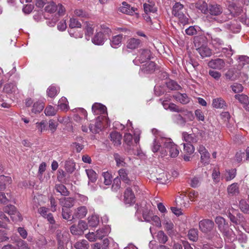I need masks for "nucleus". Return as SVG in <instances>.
Here are the masks:
<instances>
[{
  "label": "nucleus",
  "mask_w": 249,
  "mask_h": 249,
  "mask_svg": "<svg viewBox=\"0 0 249 249\" xmlns=\"http://www.w3.org/2000/svg\"><path fill=\"white\" fill-rule=\"evenodd\" d=\"M202 13L207 15V18H210L212 20H216L218 22H222L226 21V19H220L217 17L223 12L222 7L216 3L208 4L203 2L198 7Z\"/></svg>",
  "instance_id": "nucleus-1"
},
{
  "label": "nucleus",
  "mask_w": 249,
  "mask_h": 249,
  "mask_svg": "<svg viewBox=\"0 0 249 249\" xmlns=\"http://www.w3.org/2000/svg\"><path fill=\"white\" fill-rule=\"evenodd\" d=\"M162 147L160 151V156L161 158H175L179 154L178 147L170 138H163L162 139Z\"/></svg>",
  "instance_id": "nucleus-2"
},
{
  "label": "nucleus",
  "mask_w": 249,
  "mask_h": 249,
  "mask_svg": "<svg viewBox=\"0 0 249 249\" xmlns=\"http://www.w3.org/2000/svg\"><path fill=\"white\" fill-rule=\"evenodd\" d=\"M186 13V9L180 2H177L173 6L172 15L177 18L179 23L183 25L189 23V16Z\"/></svg>",
  "instance_id": "nucleus-3"
},
{
  "label": "nucleus",
  "mask_w": 249,
  "mask_h": 249,
  "mask_svg": "<svg viewBox=\"0 0 249 249\" xmlns=\"http://www.w3.org/2000/svg\"><path fill=\"white\" fill-rule=\"evenodd\" d=\"M215 222L219 230L223 233L225 240L229 241L235 240L236 239L235 234L231 229H229L228 224L224 218L221 216H217L215 219Z\"/></svg>",
  "instance_id": "nucleus-4"
},
{
  "label": "nucleus",
  "mask_w": 249,
  "mask_h": 249,
  "mask_svg": "<svg viewBox=\"0 0 249 249\" xmlns=\"http://www.w3.org/2000/svg\"><path fill=\"white\" fill-rule=\"evenodd\" d=\"M111 30L106 25H101V31L97 33L92 39V42L98 45H101L104 43L106 36L111 33Z\"/></svg>",
  "instance_id": "nucleus-5"
},
{
  "label": "nucleus",
  "mask_w": 249,
  "mask_h": 249,
  "mask_svg": "<svg viewBox=\"0 0 249 249\" xmlns=\"http://www.w3.org/2000/svg\"><path fill=\"white\" fill-rule=\"evenodd\" d=\"M25 103L27 107L33 105L31 112L34 114L40 113L44 107V103L42 100L34 101L31 98H27L25 100Z\"/></svg>",
  "instance_id": "nucleus-6"
},
{
  "label": "nucleus",
  "mask_w": 249,
  "mask_h": 249,
  "mask_svg": "<svg viewBox=\"0 0 249 249\" xmlns=\"http://www.w3.org/2000/svg\"><path fill=\"white\" fill-rule=\"evenodd\" d=\"M151 56V52L148 49H141L139 50V54L137 57L133 60V63L138 65L140 64L144 63L148 60L150 59Z\"/></svg>",
  "instance_id": "nucleus-7"
},
{
  "label": "nucleus",
  "mask_w": 249,
  "mask_h": 249,
  "mask_svg": "<svg viewBox=\"0 0 249 249\" xmlns=\"http://www.w3.org/2000/svg\"><path fill=\"white\" fill-rule=\"evenodd\" d=\"M214 225V222L208 219H203L199 222V229L205 233L211 231L213 229Z\"/></svg>",
  "instance_id": "nucleus-8"
},
{
  "label": "nucleus",
  "mask_w": 249,
  "mask_h": 249,
  "mask_svg": "<svg viewBox=\"0 0 249 249\" xmlns=\"http://www.w3.org/2000/svg\"><path fill=\"white\" fill-rule=\"evenodd\" d=\"M88 213V209L86 206H79L74 210L72 219L74 218L82 219L84 218Z\"/></svg>",
  "instance_id": "nucleus-9"
},
{
  "label": "nucleus",
  "mask_w": 249,
  "mask_h": 249,
  "mask_svg": "<svg viewBox=\"0 0 249 249\" xmlns=\"http://www.w3.org/2000/svg\"><path fill=\"white\" fill-rule=\"evenodd\" d=\"M135 202V197L132 190L127 188L124 193V202L131 205Z\"/></svg>",
  "instance_id": "nucleus-10"
},
{
  "label": "nucleus",
  "mask_w": 249,
  "mask_h": 249,
  "mask_svg": "<svg viewBox=\"0 0 249 249\" xmlns=\"http://www.w3.org/2000/svg\"><path fill=\"white\" fill-rule=\"evenodd\" d=\"M208 66L213 69L221 70L224 68L225 63L223 59L217 58L210 61L208 63Z\"/></svg>",
  "instance_id": "nucleus-11"
},
{
  "label": "nucleus",
  "mask_w": 249,
  "mask_h": 249,
  "mask_svg": "<svg viewBox=\"0 0 249 249\" xmlns=\"http://www.w3.org/2000/svg\"><path fill=\"white\" fill-rule=\"evenodd\" d=\"M137 10V8L135 7H131L125 1L122 3V5L119 8V10L121 12L130 15H133Z\"/></svg>",
  "instance_id": "nucleus-12"
},
{
  "label": "nucleus",
  "mask_w": 249,
  "mask_h": 249,
  "mask_svg": "<svg viewBox=\"0 0 249 249\" xmlns=\"http://www.w3.org/2000/svg\"><path fill=\"white\" fill-rule=\"evenodd\" d=\"M156 69V64L153 62H149L142 65L141 72L144 74H149L153 72Z\"/></svg>",
  "instance_id": "nucleus-13"
},
{
  "label": "nucleus",
  "mask_w": 249,
  "mask_h": 249,
  "mask_svg": "<svg viewBox=\"0 0 249 249\" xmlns=\"http://www.w3.org/2000/svg\"><path fill=\"white\" fill-rule=\"evenodd\" d=\"M92 110L94 114H103L107 112V108L100 103H95L92 105Z\"/></svg>",
  "instance_id": "nucleus-14"
},
{
  "label": "nucleus",
  "mask_w": 249,
  "mask_h": 249,
  "mask_svg": "<svg viewBox=\"0 0 249 249\" xmlns=\"http://www.w3.org/2000/svg\"><path fill=\"white\" fill-rule=\"evenodd\" d=\"M182 138L184 141L187 142V143H196L198 141V137L195 134H188V133L184 132L182 133Z\"/></svg>",
  "instance_id": "nucleus-15"
},
{
  "label": "nucleus",
  "mask_w": 249,
  "mask_h": 249,
  "mask_svg": "<svg viewBox=\"0 0 249 249\" xmlns=\"http://www.w3.org/2000/svg\"><path fill=\"white\" fill-rule=\"evenodd\" d=\"M101 119H102V117L99 116L97 118L96 123L94 125L91 124L89 125V129L92 133H97L101 130L102 128Z\"/></svg>",
  "instance_id": "nucleus-16"
},
{
  "label": "nucleus",
  "mask_w": 249,
  "mask_h": 249,
  "mask_svg": "<svg viewBox=\"0 0 249 249\" xmlns=\"http://www.w3.org/2000/svg\"><path fill=\"white\" fill-rule=\"evenodd\" d=\"M3 91L9 94H15L18 93L16 85L12 83L6 84L4 86Z\"/></svg>",
  "instance_id": "nucleus-17"
},
{
  "label": "nucleus",
  "mask_w": 249,
  "mask_h": 249,
  "mask_svg": "<svg viewBox=\"0 0 249 249\" xmlns=\"http://www.w3.org/2000/svg\"><path fill=\"white\" fill-rule=\"evenodd\" d=\"M123 38V35L113 36L110 40L111 46L114 48H119L121 45Z\"/></svg>",
  "instance_id": "nucleus-18"
},
{
  "label": "nucleus",
  "mask_w": 249,
  "mask_h": 249,
  "mask_svg": "<svg viewBox=\"0 0 249 249\" xmlns=\"http://www.w3.org/2000/svg\"><path fill=\"white\" fill-rule=\"evenodd\" d=\"M202 57H209L212 54L211 50L207 46L202 45L196 49Z\"/></svg>",
  "instance_id": "nucleus-19"
},
{
  "label": "nucleus",
  "mask_w": 249,
  "mask_h": 249,
  "mask_svg": "<svg viewBox=\"0 0 249 249\" xmlns=\"http://www.w3.org/2000/svg\"><path fill=\"white\" fill-rule=\"evenodd\" d=\"M212 106L213 107L216 108H225V107H227L226 102L221 97L213 99Z\"/></svg>",
  "instance_id": "nucleus-20"
},
{
  "label": "nucleus",
  "mask_w": 249,
  "mask_h": 249,
  "mask_svg": "<svg viewBox=\"0 0 249 249\" xmlns=\"http://www.w3.org/2000/svg\"><path fill=\"white\" fill-rule=\"evenodd\" d=\"M74 199L71 197H64L60 199V205L63 208H70L74 205Z\"/></svg>",
  "instance_id": "nucleus-21"
},
{
  "label": "nucleus",
  "mask_w": 249,
  "mask_h": 249,
  "mask_svg": "<svg viewBox=\"0 0 249 249\" xmlns=\"http://www.w3.org/2000/svg\"><path fill=\"white\" fill-rule=\"evenodd\" d=\"M174 98L182 104H187L190 102V98L185 93H177Z\"/></svg>",
  "instance_id": "nucleus-22"
},
{
  "label": "nucleus",
  "mask_w": 249,
  "mask_h": 249,
  "mask_svg": "<svg viewBox=\"0 0 249 249\" xmlns=\"http://www.w3.org/2000/svg\"><path fill=\"white\" fill-rule=\"evenodd\" d=\"M213 242V246L218 249L221 248L223 246V242L219 234L217 232H214L213 236L211 237Z\"/></svg>",
  "instance_id": "nucleus-23"
},
{
  "label": "nucleus",
  "mask_w": 249,
  "mask_h": 249,
  "mask_svg": "<svg viewBox=\"0 0 249 249\" xmlns=\"http://www.w3.org/2000/svg\"><path fill=\"white\" fill-rule=\"evenodd\" d=\"M110 140L116 146L121 144L122 136L117 132H113L110 134Z\"/></svg>",
  "instance_id": "nucleus-24"
},
{
  "label": "nucleus",
  "mask_w": 249,
  "mask_h": 249,
  "mask_svg": "<svg viewBox=\"0 0 249 249\" xmlns=\"http://www.w3.org/2000/svg\"><path fill=\"white\" fill-rule=\"evenodd\" d=\"M162 224L168 234H170L173 233L174 226L170 220L165 218L162 220Z\"/></svg>",
  "instance_id": "nucleus-25"
},
{
  "label": "nucleus",
  "mask_w": 249,
  "mask_h": 249,
  "mask_svg": "<svg viewBox=\"0 0 249 249\" xmlns=\"http://www.w3.org/2000/svg\"><path fill=\"white\" fill-rule=\"evenodd\" d=\"M140 44V40L138 39L132 38L128 40L126 47L131 50L135 49L138 47Z\"/></svg>",
  "instance_id": "nucleus-26"
},
{
  "label": "nucleus",
  "mask_w": 249,
  "mask_h": 249,
  "mask_svg": "<svg viewBox=\"0 0 249 249\" xmlns=\"http://www.w3.org/2000/svg\"><path fill=\"white\" fill-rule=\"evenodd\" d=\"M118 173L120 178L127 184H130L131 180L128 177V173L125 169H121L119 170Z\"/></svg>",
  "instance_id": "nucleus-27"
},
{
  "label": "nucleus",
  "mask_w": 249,
  "mask_h": 249,
  "mask_svg": "<svg viewBox=\"0 0 249 249\" xmlns=\"http://www.w3.org/2000/svg\"><path fill=\"white\" fill-rule=\"evenodd\" d=\"M207 35L209 36V38L212 40V44L218 47L224 44V42L220 38L216 37L215 36L212 35L211 33H207Z\"/></svg>",
  "instance_id": "nucleus-28"
},
{
  "label": "nucleus",
  "mask_w": 249,
  "mask_h": 249,
  "mask_svg": "<svg viewBox=\"0 0 249 249\" xmlns=\"http://www.w3.org/2000/svg\"><path fill=\"white\" fill-rule=\"evenodd\" d=\"M235 98L237 99L241 104L245 107L249 105V100L248 97L245 94H236L235 95Z\"/></svg>",
  "instance_id": "nucleus-29"
},
{
  "label": "nucleus",
  "mask_w": 249,
  "mask_h": 249,
  "mask_svg": "<svg viewBox=\"0 0 249 249\" xmlns=\"http://www.w3.org/2000/svg\"><path fill=\"white\" fill-rule=\"evenodd\" d=\"M109 232V228L107 227H105L97 230L96 231V234L98 239H101L105 236H107Z\"/></svg>",
  "instance_id": "nucleus-30"
},
{
  "label": "nucleus",
  "mask_w": 249,
  "mask_h": 249,
  "mask_svg": "<svg viewBox=\"0 0 249 249\" xmlns=\"http://www.w3.org/2000/svg\"><path fill=\"white\" fill-rule=\"evenodd\" d=\"M11 178L4 175H0V191L4 190L6 188V184L10 183Z\"/></svg>",
  "instance_id": "nucleus-31"
},
{
  "label": "nucleus",
  "mask_w": 249,
  "mask_h": 249,
  "mask_svg": "<svg viewBox=\"0 0 249 249\" xmlns=\"http://www.w3.org/2000/svg\"><path fill=\"white\" fill-rule=\"evenodd\" d=\"M188 237L189 240L196 242L198 237V231L197 229H192L189 231Z\"/></svg>",
  "instance_id": "nucleus-32"
},
{
  "label": "nucleus",
  "mask_w": 249,
  "mask_h": 249,
  "mask_svg": "<svg viewBox=\"0 0 249 249\" xmlns=\"http://www.w3.org/2000/svg\"><path fill=\"white\" fill-rule=\"evenodd\" d=\"M94 25L90 22H86L85 24V35L89 37L94 31Z\"/></svg>",
  "instance_id": "nucleus-33"
},
{
  "label": "nucleus",
  "mask_w": 249,
  "mask_h": 249,
  "mask_svg": "<svg viewBox=\"0 0 249 249\" xmlns=\"http://www.w3.org/2000/svg\"><path fill=\"white\" fill-rule=\"evenodd\" d=\"M59 91V89L56 87L51 85L48 88L47 93L49 97L53 98L58 94Z\"/></svg>",
  "instance_id": "nucleus-34"
},
{
  "label": "nucleus",
  "mask_w": 249,
  "mask_h": 249,
  "mask_svg": "<svg viewBox=\"0 0 249 249\" xmlns=\"http://www.w3.org/2000/svg\"><path fill=\"white\" fill-rule=\"evenodd\" d=\"M229 194L234 195L239 193V187L237 183H234L230 185L227 188Z\"/></svg>",
  "instance_id": "nucleus-35"
},
{
  "label": "nucleus",
  "mask_w": 249,
  "mask_h": 249,
  "mask_svg": "<svg viewBox=\"0 0 249 249\" xmlns=\"http://www.w3.org/2000/svg\"><path fill=\"white\" fill-rule=\"evenodd\" d=\"M86 172L90 182H94L96 181L97 177L96 172L94 170L91 169H86Z\"/></svg>",
  "instance_id": "nucleus-36"
},
{
  "label": "nucleus",
  "mask_w": 249,
  "mask_h": 249,
  "mask_svg": "<svg viewBox=\"0 0 249 249\" xmlns=\"http://www.w3.org/2000/svg\"><path fill=\"white\" fill-rule=\"evenodd\" d=\"M74 247L76 249H88L89 244L88 242L86 240H82L77 241L74 245Z\"/></svg>",
  "instance_id": "nucleus-37"
},
{
  "label": "nucleus",
  "mask_w": 249,
  "mask_h": 249,
  "mask_svg": "<svg viewBox=\"0 0 249 249\" xmlns=\"http://www.w3.org/2000/svg\"><path fill=\"white\" fill-rule=\"evenodd\" d=\"M88 222L89 226L96 227L99 223V218L97 215H93L88 218Z\"/></svg>",
  "instance_id": "nucleus-38"
},
{
  "label": "nucleus",
  "mask_w": 249,
  "mask_h": 249,
  "mask_svg": "<svg viewBox=\"0 0 249 249\" xmlns=\"http://www.w3.org/2000/svg\"><path fill=\"white\" fill-rule=\"evenodd\" d=\"M114 158L118 166H124L125 162L124 158L117 153L114 154Z\"/></svg>",
  "instance_id": "nucleus-39"
},
{
  "label": "nucleus",
  "mask_w": 249,
  "mask_h": 249,
  "mask_svg": "<svg viewBox=\"0 0 249 249\" xmlns=\"http://www.w3.org/2000/svg\"><path fill=\"white\" fill-rule=\"evenodd\" d=\"M236 176V170L232 169L227 170L225 174V178L226 181H230L233 179Z\"/></svg>",
  "instance_id": "nucleus-40"
},
{
  "label": "nucleus",
  "mask_w": 249,
  "mask_h": 249,
  "mask_svg": "<svg viewBox=\"0 0 249 249\" xmlns=\"http://www.w3.org/2000/svg\"><path fill=\"white\" fill-rule=\"evenodd\" d=\"M55 188L57 192L60 193L63 196H66L69 194V191L63 184H56Z\"/></svg>",
  "instance_id": "nucleus-41"
},
{
  "label": "nucleus",
  "mask_w": 249,
  "mask_h": 249,
  "mask_svg": "<svg viewBox=\"0 0 249 249\" xmlns=\"http://www.w3.org/2000/svg\"><path fill=\"white\" fill-rule=\"evenodd\" d=\"M157 237L159 242L162 244L165 243L168 240V237L162 231H158Z\"/></svg>",
  "instance_id": "nucleus-42"
},
{
  "label": "nucleus",
  "mask_w": 249,
  "mask_h": 249,
  "mask_svg": "<svg viewBox=\"0 0 249 249\" xmlns=\"http://www.w3.org/2000/svg\"><path fill=\"white\" fill-rule=\"evenodd\" d=\"M75 163L71 160L67 161L65 163V169L70 173H71L74 171L75 169Z\"/></svg>",
  "instance_id": "nucleus-43"
},
{
  "label": "nucleus",
  "mask_w": 249,
  "mask_h": 249,
  "mask_svg": "<svg viewBox=\"0 0 249 249\" xmlns=\"http://www.w3.org/2000/svg\"><path fill=\"white\" fill-rule=\"evenodd\" d=\"M56 109L51 105L47 106L44 110V113L46 116H54L56 114Z\"/></svg>",
  "instance_id": "nucleus-44"
},
{
  "label": "nucleus",
  "mask_w": 249,
  "mask_h": 249,
  "mask_svg": "<svg viewBox=\"0 0 249 249\" xmlns=\"http://www.w3.org/2000/svg\"><path fill=\"white\" fill-rule=\"evenodd\" d=\"M157 179L161 184H165L168 180V176L166 172L160 174L157 177Z\"/></svg>",
  "instance_id": "nucleus-45"
},
{
  "label": "nucleus",
  "mask_w": 249,
  "mask_h": 249,
  "mask_svg": "<svg viewBox=\"0 0 249 249\" xmlns=\"http://www.w3.org/2000/svg\"><path fill=\"white\" fill-rule=\"evenodd\" d=\"M240 208L244 213H249V205L245 200H241L239 203Z\"/></svg>",
  "instance_id": "nucleus-46"
},
{
  "label": "nucleus",
  "mask_w": 249,
  "mask_h": 249,
  "mask_svg": "<svg viewBox=\"0 0 249 249\" xmlns=\"http://www.w3.org/2000/svg\"><path fill=\"white\" fill-rule=\"evenodd\" d=\"M45 10L49 13H54L57 10V6L54 2L52 1L47 4L45 8Z\"/></svg>",
  "instance_id": "nucleus-47"
},
{
  "label": "nucleus",
  "mask_w": 249,
  "mask_h": 249,
  "mask_svg": "<svg viewBox=\"0 0 249 249\" xmlns=\"http://www.w3.org/2000/svg\"><path fill=\"white\" fill-rule=\"evenodd\" d=\"M160 143L161 142H160V140L157 139H154L151 147L152 150L154 153L157 152L158 151H160Z\"/></svg>",
  "instance_id": "nucleus-48"
},
{
  "label": "nucleus",
  "mask_w": 249,
  "mask_h": 249,
  "mask_svg": "<svg viewBox=\"0 0 249 249\" xmlns=\"http://www.w3.org/2000/svg\"><path fill=\"white\" fill-rule=\"evenodd\" d=\"M226 78L231 81H234L238 79L237 75L235 74L234 71L229 70L225 73Z\"/></svg>",
  "instance_id": "nucleus-49"
},
{
  "label": "nucleus",
  "mask_w": 249,
  "mask_h": 249,
  "mask_svg": "<svg viewBox=\"0 0 249 249\" xmlns=\"http://www.w3.org/2000/svg\"><path fill=\"white\" fill-rule=\"evenodd\" d=\"M167 87L171 90H179L181 87L174 81L171 80L167 83Z\"/></svg>",
  "instance_id": "nucleus-50"
},
{
  "label": "nucleus",
  "mask_w": 249,
  "mask_h": 249,
  "mask_svg": "<svg viewBox=\"0 0 249 249\" xmlns=\"http://www.w3.org/2000/svg\"><path fill=\"white\" fill-rule=\"evenodd\" d=\"M103 177L104 180V183L106 185H109L112 182V178L111 175L107 172L103 173Z\"/></svg>",
  "instance_id": "nucleus-51"
},
{
  "label": "nucleus",
  "mask_w": 249,
  "mask_h": 249,
  "mask_svg": "<svg viewBox=\"0 0 249 249\" xmlns=\"http://www.w3.org/2000/svg\"><path fill=\"white\" fill-rule=\"evenodd\" d=\"M69 27L71 29L75 28H81V24L80 22L74 18H71L70 19Z\"/></svg>",
  "instance_id": "nucleus-52"
},
{
  "label": "nucleus",
  "mask_w": 249,
  "mask_h": 249,
  "mask_svg": "<svg viewBox=\"0 0 249 249\" xmlns=\"http://www.w3.org/2000/svg\"><path fill=\"white\" fill-rule=\"evenodd\" d=\"M184 152L187 154L191 155L193 154L195 151V148L192 144L186 143L184 144Z\"/></svg>",
  "instance_id": "nucleus-53"
},
{
  "label": "nucleus",
  "mask_w": 249,
  "mask_h": 249,
  "mask_svg": "<svg viewBox=\"0 0 249 249\" xmlns=\"http://www.w3.org/2000/svg\"><path fill=\"white\" fill-rule=\"evenodd\" d=\"M70 231L72 234L75 235H80L83 234L81 230L79 229L78 225H72L70 228Z\"/></svg>",
  "instance_id": "nucleus-54"
},
{
  "label": "nucleus",
  "mask_w": 249,
  "mask_h": 249,
  "mask_svg": "<svg viewBox=\"0 0 249 249\" xmlns=\"http://www.w3.org/2000/svg\"><path fill=\"white\" fill-rule=\"evenodd\" d=\"M232 91L234 93L241 92L243 90V86L239 83H234V84L231 86Z\"/></svg>",
  "instance_id": "nucleus-55"
},
{
  "label": "nucleus",
  "mask_w": 249,
  "mask_h": 249,
  "mask_svg": "<svg viewBox=\"0 0 249 249\" xmlns=\"http://www.w3.org/2000/svg\"><path fill=\"white\" fill-rule=\"evenodd\" d=\"M222 52L227 57H231L234 53V51L231 49V46H229L228 48H223Z\"/></svg>",
  "instance_id": "nucleus-56"
},
{
  "label": "nucleus",
  "mask_w": 249,
  "mask_h": 249,
  "mask_svg": "<svg viewBox=\"0 0 249 249\" xmlns=\"http://www.w3.org/2000/svg\"><path fill=\"white\" fill-rule=\"evenodd\" d=\"M17 209L16 207L13 205H9L5 207L4 208V211L5 213H7L9 215L11 216V217L13 215L14 213H15L17 211Z\"/></svg>",
  "instance_id": "nucleus-57"
},
{
  "label": "nucleus",
  "mask_w": 249,
  "mask_h": 249,
  "mask_svg": "<svg viewBox=\"0 0 249 249\" xmlns=\"http://www.w3.org/2000/svg\"><path fill=\"white\" fill-rule=\"evenodd\" d=\"M143 8L146 13H155L156 11V8L152 5L145 3L143 4Z\"/></svg>",
  "instance_id": "nucleus-58"
},
{
  "label": "nucleus",
  "mask_w": 249,
  "mask_h": 249,
  "mask_svg": "<svg viewBox=\"0 0 249 249\" xmlns=\"http://www.w3.org/2000/svg\"><path fill=\"white\" fill-rule=\"evenodd\" d=\"M152 225H155L158 227H160L161 221L159 217L157 215H153L151 218V222H150Z\"/></svg>",
  "instance_id": "nucleus-59"
},
{
  "label": "nucleus",
  "mask_w": 249,
  "mask_h": 249,
  "mask_svg": "<svg viewBox=\"0 0 249 249\" xmlns=\"http://www.w3.org/2000/svg\"><path fill=\"white\" fill-rule=\"evenodd\" d=\"M201 155V161L204 164H208L209 162L210 154L207 151L203 154H200Z\"/></svg>",
  "instance_id": "nucleus-60"
},
{
  "label": "nucleus",
  "mask_w": 249,
  "mask_h": 249,
  "mask_svg": "<svg viewBox=\"0 0 249 249\" xmlns=\"http://www.w3.org/2000/svg\"><path fill=\"white\" fill-rule=\"evenodd\" d=\"M170 110L171 111L177 112H182L184 110L182 108L179 107L178 106L173 103H170V105L168 106Z\"/></svg>",
  "instance_id": "nucleus-61"
},
{
  "label": "nucleus",
  "mask_w": 249,
  "mask_h": 249,
  "mask_svg": "<svg viewBox=\"0 0 249 249\" xmlns=\"http://www.w3.org/2000/svg\"><path fill=\"white\" fill-rule=\"evenodd\" d=\"M18 249H28V244L22 240H19L17 242V246Z\"/></svg>",
  "instance_id": "nucleus-62"
},
{
  "label": "nucleus",
  "mask_w": 249,
  "mask_h": 249,
  "mask_svg": "<svg viewBox=\"0 0 249 249\" xmlns=\"http://www.w3.org/2000/svg\"><path fill=\"white\" fill-rule=\"evenodd\" d=\"M71 147L73 151H75L76 152L79 153L83 149L84 146L82 144L75 142H73L71 144Z\"/></svg>",
  "instance_id": "nucleus-63"
},
{
  "label": "nucleus",
  "mask_w": 249,
  "mask_h": 249,
  "mask_svg": "<svg viewBox=\"0 0 249 249\" xmlns=\"http://www.w3.org/2000/svg\"><path fill=\"white\" fill-rule=\"evenodd\" d=\"M62 215L64 219L69 220L71 217V212L69 209L62 208Z\"/></svg>",
  "instance_id": "nucleus-64"
}]
</instances>
